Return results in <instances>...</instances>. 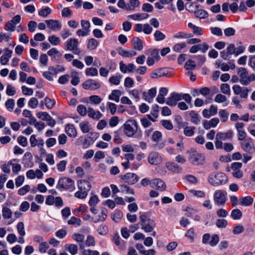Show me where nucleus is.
<instances>
[{
  "label": "nucleus",
  "instance_id": "obj_1",
  "mask_svg": "<svg viewBox=\"0 0 255 255\" xmlns=\"http://www.w3.org/2000/svg\"><path fill=\"white\" fill-rule=\"evenodd\" d=\"M208 181L213 186H219L227 182L228 177L223 172H214L209 175Z\"/></svg>",
  "mask_w": 255,
  "mask_h": 255
},
{
  "label": "nucleus",
  "instance_id": "obj_2",
  "mask_svg": "<svg viewBox=\"0 0 255 255\" xmlns=\"http://www.w3.org/2000/svg\"><path fill=\"white\" fill-rule=\"evenodd\" d=\"M189 154V160L194 165H202L205 161V156L203 153L191 149L188 151Z\"/></svg>",
  "mask_w": 255,
  "mask_h": 255
},
{
  "label": "nucleus",
  "instance_id": "obj_3",
  "mask_svg": "<svg viewBox=\"0 0 255 255\" xmlns=\"http://www.w3.org/2000/svg\"><path fill=\"white\" fill-rule=\"evenodd\" d=\"M56 188L60 190L72 191L75 189L74 181L70 178H60L58 181Z\"/></svg>",
  "mask_w": 255,
  "mask_h": 255
},
{
  "label": "nucleus",
  "instance_id": "obj_4",
  "mask_svg": "<svg viewBox=\"0 0 255 255\" xmlns=\"http://www.w3.org/2000/svg\"><path fill=\"white\" fill-rule=\"evenodd\" d=\"M238 74L240 77V82L243 85H248L251 82L255 80V75L254 74L248 75L247 69L243 67L239 69Z\"/></svg>",
  "mask_w": 255,
  "mask_h": 255
},
{
  "label": "nucleus",
  "instance_id": "obj_5",
  "mask_svg": "<svg viewBox=\"0 0 255 255\" xmlns=\"http://www.w3.org/2000/svg\"><path fill=\"white\" fill-rule=\"evenodd\" d=\"M141 222V229L145 232H151L153 231L155 226L153 220L148 218L145 213L139 216Z\"/></svg>",
  "mask_w": 255,
  "mask_h": 255
},
{
  "label": "nucleus",
  "instance_id": "obj_6",
  "mask_svg": "<svg viewBox=\"0 0 255 255\" xmlns=\"http://www.w3.org/2000/svg\"><path fill=\"white\" fill-rule=\"evenodd\" d=\"M65 49L71 51L74 54L80 55L81 50L79 47V41L77 39L72 38L67 40L65 42Z\"/></svg>",
  "mask_w": 255,
  "mask_h": 255
},
{
  "label": "nucleus",
  "instance_id": "obj_7",
  "mask_svg": "<svg viewBox=\"0 0 255 255\" xmlns=\"http://www.w3.org/2000/svg\"><path fill=\"white\" fill-rule=\"evenodd\" d=\"M227 192L223 190H217L214 194V201L218 206H224L227 201Z\"/></svg>",
  "mask_w": 255,
  "mask_h": 255
},
{
  "label": "nucleus",
  "instance_id": "obj_8",
  "mask_svg": "<svg viewBox=\"0 0 255 255\" xmlns=\"http://www.w3.org/2000/svg\"><path fill=\"white\" fill-rule=\"evenodd\" d=\"M211 236L209 234L206 233L203 236L202 243L204 244H209L211 247L215 246L219 241V237L217 234L212 236V239L210 241Z\"/></svg>",
  "mask_w": 255,
  "mask_h": 255
},
{
  "label": "nucleus",
  "instance_id": "obj_9",
  "mask_svg": "<svg viewBox=\"0 0 255 255\" xmlns=\"http://www.w3.org/2000/svg\"><path fill=\"white\" fill-rule=\"evenodd\" d=\"M82 86L85 90H95L101 87V84L93 79H88L83 83Z\"/></svg>",
  "mask_w": 255,
  "mask_h": 255
},
{
  "label": "nucleus",
  "instance_id": "obj_10",
  "mask_svg": "<svg viewBox=\"0 0 255 255\" xmlns=\"http://www.w3.org/2000/svg\"><path fill=\"white\" fill-rule=\"evenodd\" d=\"M121 179L124 183L133 185L138 181V177L135 174L128 172L121 176Z\"/></svg>",
  "mask_w": 255,
  "mask_h": 255
},
{
  "label": "nucleus",
  "instance_id": "obj_11",
  "mask_svg": "<svg viewBox=\"0 0 255 255\" xmlns=\"http://www.w3.org/2000/svg\"><path fill=\"white\" fill-rule=\"evenodd\" d=\"M242 166V163L241 162H234L231 165V168L233 170L232 175L236 178H241L243 176V172L240 170Z\"/></svg>",
  "mask_w": 255,
  "mask_h": 255
},
{
  "label": "nucleus",
  "instance_id": "obj_12",
  "mask_svg": "<svg viewBox=\"0 0 255 255\" xmlns=\"http://www.w3.org/2000/svg\"><path fill=\"white\" fill-rule=\"evenodd\" d=\"M181 100V94L173 92L171 94L170 96L167 99L166 103L169 106H175L177 104V102Z\"/></svg>",
  "mask_w": 255,
  "mask_h": 255
},
{
  "label": "nucleus",
  "instance_id": "obj_13",
  "mask_svg": "<svg viewBox=\"0 0 255 255\" xmlns=\"http://www.w3.org/2000/svg\"><path fill=\"white\" fill-rule=\"evenodd\" d=\"M47 54L54 62L59 61L62 57V53L56 48H52L47 52Z\"/></svg>",
  "mask_w": 255,
  "mask_h": 255
},
{
  "label": "nucleus",
  "instance_id": "obj_14",
  "mask_svg": "<svg viewBox=\"0 0 255 255\" xmlns=\"http://www.w3.org/2000/svg\"><path fill=\"white\" fill-rule=\"evenodd\" d=\"M47 27L52 31H59L61 29L62 25L57 20L48 19L45 21Z\"/></svg>",
  "mask_w": 255,
  "mask_h": 255
},
{
  "label": "nucleus",
  "instance_id": "obj_15",
  "mask_svg": "<svg viewBox=\"0 0 255 255\" xmlns=\"http://www.w3.org/2000/svg\"><path fill=\"white\" fill-rule=\"evenodd\" d=\"M151 187L156 188L160 191H163L166 189V186L165 182L160 179H154L151 180Z\"/></svg>",
  "mask_w": 255,
  "mask_h": 255
},
{
  "label": "nucleus",
  "instance_id": "obj_16",
  "mask_svg": "<svg viewBox=\"0 0 255 255\" xmlns=\"http://www.w3.org/2000/svg\"><path fill=\"white\" fill-rule=\"evenodd\" d=\"M241 146L244 151L252 153L255 151V147L253 142L251 139H246L244 140Z\"/></svg>",
  "mask_w": 255,
  "mask_h": 255
},
{
  "label": "nucleus",
  "instance_id": "obj_17",
  "mask_svg": "<svg viewBox=\"0 0 255 255\" xmlns=\"http://www.w3.org/2000/svg\"><path fill=\"white\" fill-rule=\"evenodd\" d=\"M148 162L152 165H157L161 162V158L156 152H152L149 153L148 157Z\"/></svg>",
  "mask_w": 255,
  "mask_h": 255
},
{
  "label": "nucleus",
  "instance_id": "obj_18",
  "mask_svg": "<svg viewBox=\"0 0 255 255\" xmlns=\"http://www.w3.org/2000/svg\"><path fill=\"white\" fill-rule=\"evenodd\" d=\"M156 94V89L155 88H152L149 90L148 93L144 92L143 93V97L146 101L148 103H151L152 102L153 99L155 97Z\"/></svg>",
  "mask_w": 255,
  "mask_h": 255
},
{
  "label": "nucleus",
  "instance_id": "obj_19",
  "mask_svg": "<svg viewBox=\"0 0 255 255\" xmlns=\"http://www.w3.org/2000/svg\"><path fill=\"white\" fill-rule=\"evenodd\" d=\"M167 75V71L165 69L159 68L153 70L151 73V78L153 79L158 78L162 76H166Z\"/></svg>",
  "mask_w": 255,
  "mask_h": 255
},
{
  "label": "nucleus",
  "instance_id": "obj_20",
  "mask_svg": "<svg viewBox=\"0 0 255 255\" xmlns=\"http://www.w3.org/2000/svg\"><path fill=\"white\" fill-rule=\"evenodd\" d=\"M78 188L79 190H83L88 193L91 188V185L89 181L82 180L78 182Z\"/></svg>",
  "mask_w": 255,
  "mask_h": 255
},
{
  "label": "nucleus",
  "instance_id": "obj_21",
  "mask_svg": "<svg viewBox=\"0 0 255 255\" xmlns=\"http://www.w3.org/2000/svg\"><path fill=\"white\" fill-rule=\"evenodd\" d=\"M87 114L90 118L97 120L103 116L102 114L100 112L95 111L93 108L91 107L88 109Z\"/></svg>",
  "mask_w": 255,
  "mask_h": 255
},
{
  "label": "nucleus",
  "instance_id": "obj_22",
  "mask_svg": "<svg viewBox=\"0 0 255 255\" xmlns=\"http://www.w3.org/2000/svg\"><path fill=\"white\" fill-rule=\"evenodd\" d=\"M125 133L129 137L135 135V137H139L141 135V130H137V128H124Z\"/></svg>",
  "mask_w": 255,
  "mask_h": 255
},
{
  "label": "nucleus",
  "instance_id": "obj_23",
  "mask_svg": "<svg viewBox=\"0 0 255 255\" xmlns=\"http://www.w3.org/2000/svg\"><path fill=\"white\" fill-rule=\"evenodd\" d=\"M131 42L134 49L140 51L143 49V42L138 37H133Z\"/></svg>",
  "mask_w": 255,
  "mask_h": 255
},
{
  "label": "nucleus",
  "instance_id": "obj_24",
  "mask_svg": "<svg viewBox=\"0 0 255 255\" xmlns=\"http://www.w3.org/2000/svg\"><path fill=\"white\" fill-rule=\"evenodd\" d=\"M166 167L168 170L174 173H180L182 170L179 165L173 162H167Z\"/></svg>",
  "mask_w": 255,
  "mask_h": 255
},
{
  "label": "nucleus",
  "instance_id": "obj_25",
  "mask_svg": "<svg viewBox=\"0 0 255 255\" xmlns=\"http://www.w3.org/2000/svg\"><path fill=\"white\" fill-rule=\"evenodd\" d=\"M253 202L254 198L249 196L239 199V204L243 206H249L253 204Z\"/></svg>",
  "mask_w": 255,
  "mask_h": 255
},
{
  "label": "nucleus",
  "instance_id": "obj_26",
  "mask_svg": "<svg viewBox=\"0 0 255 255\" xmlns=\"http://www.w3.org/2000/svg\"><path fill=\"white\" fill-rule=\"evenodd\" d=\"M194 16L200 19H205L208 17L209 14L207 11L203 9H199V8L194 11Z\"/></svg>",
  "mask_w": 255,
  "mask_h": 255
},
{
  "label": "nucleus",
  "instance_id": "obj_27",
  "mask_svg": "<svg viewBox=\"0 0 255 255\" xmlns=\"http://www.w3.org/2000/svg\"><path fill=\"white\" fill-rule=\"evenodd\" d=\"M122 93L119 90H114L112 91L110 95H109L108 98L110 100H113L116 102L120 101V97L121 96Z\"/></svg>",
  "mask_w": 255,
  "mask_h": 255
},
{
  "label": "nucleus",
  "instance_id": "obj_28",
  "mask_svg": "<svg viewBox=\"0 0 255 255\" xmlns=\"http://www.w3.org/2000/svg\"><path fill=\"white\" fill-rule=\"evenodd\" d=\"M149 17V14L146 13H135L129 15L128 16V18H131L134 20H141L145 19Z\"/></svg>",
  "mask_w": 255,
  "mask_h": 255
},
{
  "label": "nucleus",
  "instance_id": "obj_29",
  "mask_svg": "<svg viewBox=\"0 0 255 255\" xmlns=\"http://www.w3.org/2000/svg\"><path fill=\"white\" fill-rule=\"evenodd\" d=\"M219 123V119L217 118L212 119L209 121L205 120L203 122L204 128H211L216 127Z\"/></svg>",
  "mask_w": 255,
  "mask_h": 255
},
{
  "label": "nucleus",
  "instance_id": "obj_30",
  "mask_svg": "<svg viewBox=\"0 0 255 255\" xmlns=\"http://www.w3.org/2000/svg\"><path fill=\"white\" fill-rule=\"evenodd\" d=\"M192 37V35L185 31H179L173 35L174 38L188 39Z\"/></svg>",
  "mask_w": 255,
  "mask_h": 255
},
{
  "label": "nucleus",
  "instance_id": "obj_31",
  "mask_svg": "<svg viewBox=\"0 0 255 255\" xmlns=\"http://www.w3.org/2000/svg\"><path fill=\"white\" fill-rule=\"evenodd\" d=\"M123 76L120 74H117L115 76H111L109 79V81L110 83L115 85H118L120 84L121 80Z\"/></svg>",
  "mask_w": 255,
  "mask_h": 255
},
{
  "label": "nucleus",
  "instance_id": "obj_32",
  "mask_svg": "<svg viewBox=\"0 0 255 255\" xmlns=\"http://www.w3.org/2000/svg\"><path fill=\"white\" fill-rule=\"evenodd\" d=\"M119 54L124 57H132L136 55V52L133 50H126L121 49L119 51Z\"/></svg>",
  "mask_w": 255,
  "mask_h": 255
},
{
  "label": "nucleus",
  "instance_id": "obj_33",
  "mask_svg": "<svg viewBox=\"0 0 255 255\" xmlns=\"http://www.w3.org/2000/svg\"><path fill=\"white\" fill-rule=\"evenodd\" d=\"M2 217L4 219H10L12 216V211L11 210L7 207H3L2 209Z\"/></svg>",
  "mask_w": 255,
  "mask_h": 255
},
{
  "label": "nucleus",
  "instance_id": "obj_34",
  "mask_svg": "<svg viewBox=\"0 0 255 255\" xmlns=\"http://www.w3.org/2000/svg\"><path fill=\"white\" fill-rule=\"evenodd\" d=\"M98 44L99 42L96 39L94 38L89 39L88 40L87 48L90 50L95 49L98 46Z\"/></svg>",
  "mask_w": 255,
  "mask_h": 255
},
{
  "label": "nucleus",
  "instance_id": "obj_35",
  "mask_svg": "<svg viewBox=\"0 0 255 255\" xmlns=\"http://www.w3.org/2000/svg\"><path fill=\"white\" fill-rule=\"evenodd\" d=\"M174 121L179 128H188L187 126V123L183 122L182 118L180 116H176L174 118Z\"/></svg>",
  "mask_w": 255,
  "mask_h": 255
},
{
  "label": "nucleus",
  "instance_id": "obj_36",
  "mask_svg": "<svg viewBox=\"0 0 255 255\" xmlns=\"http://www.w3.org/2000/svg\"><path fill=\"white\" fill-rule=\"evenodd\" d=\"M232 136V132L229 130L228 132H219L216 135V139H225L226 138H230Z\"/></svg>",
  "mask_w": 255,
  "mask_h": 255
},
{
  "label": "nucleus",
  "instance_id": "obj_37",
  "mask_svg": "<svg viewBox=\"0 0 255 255\" xmlns=\"http://www.w3.org/2000/svg\"><path fill=\"white\" fill-rule=\"evenodd\" d=\"M231 216L234 220H239L242 216V212L238 209H234L231 212Z\"/></svg>",
  "mask_w": 255,
  "mask_h": 255
},
{
  "label": "nucleus",
  "instance_id": "obj_38",
  "mask_svg": "<svg viewBox=\"0 0 255 255\" xmlns=\"http://www.w3.org/2000/svg\"><path fill=\"white\" fill-rule=\"evenodd\" d=\"M16 229L18 234L20 235V236L23 237L25 235L24 225L23 222H18L16 226Z\"/></svg>",
  "mask_w": 255,
  "mask_h": 255
},
{
  "label": "nucleus",
  "instance_id": "obj_39",
  "mask_svg": "<svg viewBox=\"0 0 255 255\" xmlns=\"http://www.w3.org/2000/svg\"><path fill=\"white\" fill-rule=\"evenodd\" d=\"M85 73L87 76H96L98 74V71L96 68L90 67L86 69Z\"/></svg>",
  "mask_w": 255,
  "mask_h": 255
},
{
  "label": "nucleus",
  "instance_id": "obj_40",
  "mask_svg": "<svg viewBox=\"0 0 255 255\" xmlns=\"http://www.w3.org/2000/svg\"><path fill=\"white\" fill-rule=\"evenodd\" d=\"M123 216V214L122 211L116 210L112 215V218L115 222H119L122 218Z\"/></svg>",
  "mask_w": 255,
  "mask_h": 255
},
{
  "label": "nucleus",
  "instance_id": "obj_41",
  "mask_svg": "<svg viewBox=\"0 0 255 255\" xmlns=\"http://www.w3.org/2000/svg\"><path fill=\"white\" fill-rule=\"evenodd\" d=\"M15 105L14 100L12 99H8L5 103V106L7 110L12 112Z\"/></svg>",
  "mask_w": 255,
  "mask_h": 255
},
{
  "label": "nucleus",
  "instance_id": "obj_42",
  "mask_svg": "<svg viewBox=\"0 0 255 255\" xmlns=\"http://www.w3.org/2000/svg\"><path fill=\"white\" fill-rule=\"evenodd\" d=\"M29 123L31 125H33L35 127H41V128H44L45 127V124L43 122H37L36 119L32 116L30 117Z\"/></svg>",
  "mask_w": 255,
  "mask_h": 255
},
{
  "label": "nucleus",
  "instance_id": "obj_43",
  "mask_svg": "<svg viewBox=\"0 0 255 255\" xmlns=\"http://www.w3.org/2000/svg\"><path fill=\"white\" fill-rule=\"evenodd\" d=\"M90 101L95 104L98 105L102 101V99L98 95H92L89 97Z\"/></svg>",
  "mask_w": 255,
  "mask_h": 255
},
{
  "label": "nucleus",
  "instance_id": "obj_44",
  "mask_svg": "<svg viewBox=\"0 0 255 255\" xmlns=\"http://www.w3.org/2000/svg\"><path fill=\"white\" fill-rule=\"evenodd\" d=\"M4 28L7 31L13 32L15 30V25L9 20L5 23Z\"/></svg>",
  "mask_w": 255,
  "mask_h": 255
},
{
  "label": "nucleus",
  "instance_id": "obj_45",
  "mask_svg": "<svg viewBox=\"0 0 255 255\" xmlns=\"http://www.w3.org/2000/svg\"><path fill=\"white\" fill-rule=\"evenodd\" d=\"M190 116L191 118V122L195 124H197L200 122V119L198 115L194 111H192L190 112Z\"/></svg>",
  "mask_w": 255,
  "mask_h": 255
},
{
  "label": "nucleus",
  "instance_id": "obj_46",
  "mask_svg": "<svg viewBox=\"0 0 255 255\" xmlns=\"http://www.w3.org/2000/svg\"><path fill=\"white\" fill-rule=\"evenodd\" d=\"M220 89L221 92L226 95H230L231 94L230 92V87L228 84L224 83L221 85Z\"/></svg>",
  "mask_w": 255,
  "mask_h": 255
},
{
  "label": "nucleus",
  "instance_id": "obj_47",
  "mask_svg": "<svg viewBox=\"0 0 255 255\" xmlns=\"http://www.w3.org/2000/svg\"><path fill=\"white\" fill-rule=\"evenodd\" d=\"M48 41L53 45H57L61 42L60 38L54 35L49 36L48 37Z\"/></svg>",
  "mask_w": 255,
  "mask_h": 255
},
{
  "label": "nucleus",
  "instance_id": "obj_48",
  "mask_svg": "<svg viewBox=\"0 0 255 255\" xmlns=\"http://www.w3.org/2000/svg\"><path fill=\"white\" fill-rule=\"evenodd\" d=\"M69 225H77L80 226L81 223V220L80 218L72 217L67 222Z\"/></svg>",
  "mask_w": 255,
  "mask_h": 255
},
{
  "label": "nucleus",
  "instance_id": "obj_49",
  "mask_svg": "<svg viewBox=\"0 0 255 255\" xmlns=\"http://www.w3.org/2000/svg\"><path fill=\"white\" fill-rule=\"evenodd\" d=\"M44 103L46 107L49 109H52L55 104L54 100H52L47 97L45 98Z\"/></svg>",
  "mask_w": 255,
  "mask_h": 255
},
{
  "label": "nucleus",
  "instance_id": "obj_50",
  "mask_svg": "<svg viewBox=\"0 0 255 255\" xmlns=\"http://www.w3.org/2000/svg\"><path fill=\"white\" fill-rule=\"evenodd\" d=\"M186 47L185 43H180L175 44L172 49L173 50L176 52H181V50Z\"/></svg>",
  "mask_w": 255,
  "mask_h": 255
},
{
  "label": "nucleus",
  "instance_id": "obj_51",
  "mask_svg": "<svg viewBox=\"0 0 255 255\" xmlns=\"http://www.w3.org/2000/svg\"><path fill=\"white\" fill-rule=\"evenodd\" d=\"M67 250L72 255H76L78 252V247L74 244L67 245Z\"/></svg>",
  "mask_w": 255,
  "mask_h": 255
},
{
  "label": "nucleus",
  "instance_id": "obj_52",
  "mask_svg": "<svg viewBox=\"0 0 255 255\" xmlns=\"http://www.w3.org/2000/svg\"><path fill=\"white\" fill-rule=\"evenodd\" d=\"M124 128H137V123L135 120H128L125 124Z\"/></svg>",
  "mask_w": 255,
  "mask_h": 255
},
{
  "label": "nucleus",
  "instance_id": "obj_53",
  "mask_svg": "<svg viewBox=\"0 0 255 255\" xmlns=\"http://www.w3.org/2000/svg\"><path fill=\"white\" fill-rule=\"evenodd\" d=\"M121 189L122 192L126 193V194H130L132 195L134 194V191L133 189L130 188L126 185H122L121 186Z\"/></svg>",
  "mask_w": 255,
  "mask_h": 255
},
{
  "label": "nucleus",
  "instance_id": "obj_54",
  "mask_svg": "<svg viewBox=\"0 0 255 255\" xmlns=\"http://www.w3.org/2000/svg\"><path fill=\"white\" fill-rule=\"evenodd\" d=\"M216 225L219 228H225L228 225V221L225 219H217Z\"/></svg>",
  "mask_w": 255,
  "mask_h": 255
},
{
  "label": "nucleus",
  "instance_id": "obj_55",
  "mask_svg": "<svg viewBox=\"0 0 255 255\" xmlns=\"http://www.w3.org/2000/svg\"><path fill=\"white\" fill-rule=\"evenodd\" d=\"M77 110L78 114L81 116H85L87 115V109L83 105H79L77 107Z\"/></svg>",
  "mask_w": 255,
  "mask_h": 255
},
{
  "label": "nucleus",
  "instance_id": "obj_56",
  "mask_svg": "<svg viewBox=\"0 0 255 255\" xmlns=\"http://www.w3.org/2000/svg\"><path fill=\"white\" fill-rule=\"evenodd\" d=\"M51 12V9L50 7L47 6L45 8L41 9L38 12V14L42 17H45L49 15Z\"/></svg>",
  "mask_w": 255,
  "mask_h": 255
},
{
  "label": "nucleus",
  "instance_id": "obj_57",
  "mask_svg": "<svg viewBox=\"0 0 255 255\" xmlns=\"http://www.w3.org/2000/svg\"><path fill=\"white\" fill-rule=\"evenodd\" d=\"M219 115L221 121L225 122L228 118L229 113L225 110H221L219 112Z\"/></svg>",
  "mask_w": 255,
  "mask_h": 255
},
{
  "label": "nucleus",
  "instance_id": "obj_58",
  "mask_svg": "<svg viewBox=\"0 0 255 255\" xmlns=\"http://www.w3.org/2000/svg\"><path fill=\"white\" fill-rule=\"evenodd\" d=\"M71 77L73 78L71 81V84L74 86H76L80 82L79 77L78 76L77 72H72Z\"/></svg>",
  "mask_w": 255,
  "mask_h": 255
},
{
  "label": "nucleus",
  "instance_id": "obj_59",
  "mask_svg": "<svg viewBox=\"0 0 255 255\" xmlns=\"http://www.w3.org/2000/svg\"><path fill=\"white\" fill-rule=\"evenodd\" d=\"M154 36L156 41L163 40L165 38V35L158 30L155 31Z\"/></svg>",
  "mask_w": 255,
  "mask_h": 255
},
{
  "label": "nucleus",
  "instance_id": "obj_60",
  "mask_svg": "<svg viewBox=\"0 0 255 255\" xmlns=\"http://www.w3.org/2000/svg\"><path fill=\"white\" fill-rule=\"evenodd\" d=\"M72 239L79 243H83L84 236L82 234L75 233L73 234Z\"/></svg>",
  "mask_w": 255,
  "mask_h": 255
},
{
  "label": "nucleus",
  "instance_id": "obj_61",
  "mask_svg": "<svg viewBox=\"0 0 255 255\" xmlns=\"http://www.w3.org/2000/svg\"><path fill=\"white\" fill-rule=\"evenodd\" d=\"M185 68L186 70H193L196 67V64L194 61L188 60L185 64Z\"/></svg>",
  "mask_w": 255,
  "mask_h": 255
},
{
  "label": "nucleus",
  "instance_id": "obj_62",
  "mask_svg": "<svg viewBox=\"0 0 255 255\" xmlns=\"http://www.w3.org/2000/svg\"><path fill=\"white\" fill-rule=\"evenodd\" d=\"M118 6L123 9H125L128 11L131 10V7L129 5H127L124 0H119L117 3Z\"/></svg>",
  "mask_w": 255,
  "mask_h": 255
},
{
  "label": "nucleus",
  "instance_id": "obj_63",
  "mask_svg": "<svg viewBox=\"0 0 255 255\" xmlns=\"http://www.w3.org/2000/svg\"><path fill=\"white\" fill-rule=\"evenodd\" d=\"M186 237L189 238L191 240V242H193L194 240V237L195 236V233L194 232V229L193 228H190L185 234V235Z\"/></svg>",
  "mask_w": 255,
  "mask_h": 255
},
{
  "label": "nucleus",
  "instance_id": "obj_64",
  "mask_svg": "<svg viewBox=\"0 0 255 255\" xmlns=\"http://www.w3.org/2000/svg\"><path fill=\"white\" fill-rule=\"evenodd\" d=\"M85 244L88 247L95 246L96 243L94 237L91 235L88 236Z\"/></svg>",
  "mask_w": 255,
  "mask_h": 255
}]
</instances>
